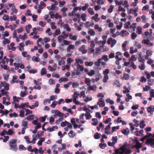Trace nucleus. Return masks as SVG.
<instances>
[{
    "label": "nucleus",
    "mask_w": 154,
    "mask_h": 154,
    "mask_svg": "<svg viewBox=\"0 0 154 154\" xmlns=\"http://www.w3.org/2000/svg\"><path fill=\"white\" fill-rule=\"evenodd\" d=\"M32 60L33 61L38 62L40 61V59L38 57H36L35 56H33L32 58Z\"/></svg>",
    "instance_id": "6ab92c4d"
},
{
    "label": "nucleus",
    "mask_w": 154,
    "mask_h": 154,
    "mask_svg": "<svg viewBox=\"0 0 154 154\" xmlns=\"http://www.w3.org/2000/svg\"><path fill=\"white\" fill-rule=\"evenodd\" d=\"M95 80L96 82H97L101 78V76L100 73H99L96 75Z\"/></svg>",
    "instance_id": "c9c22d12"
},
{
    "label": "nucleus",
    "mask_w": 154,
    "mask_h": 154,
    "mask_svg": "<svg viewBox=\"0 0 154 154\" xmlns=\"http://www.w3.org/2000/svg\"><path fill=\"white\" fill-rule=\"evenodd\" d=\"M16 19L17 16L15 15H14L13 16H11L10 17V20L11 21L15 20H16Z\"/></svg>",
    "instance_id": "338daca9"
},
{
    "label": "nucleus",
    "mask_w": 154,
    "mask_h": 154,
    "mask_svg": "<svg viewBox=\"0 0 154 154\" xmlns=\"http://www.w3.org/2000/svg\"><path fill=\"white\" fill-rule=\"evenodd\" d=\"M73 60L71 58H68L67 60V63L69 64L73 62Z\"/></svg>",
    "instance_id": "774afa93"
},
{
    "label": "nucleus",
    "mask_w": 154,
    "mask_h": 154,
    "mask_svg": "<svg viewBox=\"0 0 154 154\" xmlns=\"http://www.w3.org/2000/svg\"><path fill=\"white\" fill-rule=\"evenodd\" d=\"M63 38H64V36L62 35H60L57 38L58 42H61L62 41V39Z\"/></svg>",
    "instance_id": "09e8293b"
},
{
    "label": "nucleus",
    "mask_w": 154,
    "mask_h": 154,
    "mask_svg": "<svg viewBox=\"0 0 154 154\" xmlns=\"http://www.w3.org/2000/svg\"><path fill=\"white\" fill-rule=\"evenodd\" d=\"M10 42V41L7 38H5L4 40L3 41V43L5 45L6 44H8Z\"/></svg>",
    "instance_id": "58836bf2"
},
{
    "label": "nucleus",
    "mask_w": 154,
    "mask_h": 154,
    "mask_svg": "<svg viewBox=\"0 0 154 154\" xmlns=\"http://www.w3.org/2000/svg\"><path fill=\"white\" fill-rule=\"evenodd\" d=\"M88 42L91 43L90 47H94L95 46V44L94 43V41H88Z\"/></svg>",
    "instance_id": "e2e57ef3"
},
{
    "label": "nucleus",
    "mask_w": 154,
    "mask_h": 154,
    "mask_svg": "<svg viewBox=\"0 0 154 154\" xmlns=\"http://www.w3.org/2000/svg\"><path fill=\"white\" fill-rule=\"evenodd\" d=\"M121 32V35L122 36H124L125 35H126L129 34V33L128 32L124 30H122Z\"/></svg>",
    "instance_id": "aec40b11"
},
{
    "label": "nucleus",
    "mask_w": 154,
    "mask_h": 154,
    "mask_svg": "<svg viewBox=\"0 0 154 154\" xmlns=\"http://www.w3.org/2000/svg\"><path fill=\"white\" fill-rule=\"evenodd\" d=\"M89 6V5L88 3H86L85 5V6H84L82 7V10L83 11H85L86 9L88 8Z\"/></svg>",
    "instance_id": "6e6d98bb"
},
{
    "label": "nucleus",
    "mask_w": 154,
    "mask_h": 154,
    "mask_svg": "<svg viewBox=\"0 0 154 154\" xmlns=\"http://www.w3.org/2000/svg\"><path fill=\"white\" fill-rule=\"evenodd\" d=\"M145 144L147 145H150V146L154 148V138H150L148 139L145 142Z\"/></svg>",
    "instance_id": "7ed1b4c3"
},
{
    "label": "nucleus",
    "mask_w": 154,
    "mask_h": 154,
    "mask_svg": "<svg viewBox=\"0 0 154 154\" xmlns=\"http://www.w3.org/2000/svg\"><path fill=\"white\" fill-rule=\"evenodd\" d=\"M144 122L143 121H142L140 123V127L141 128H143L146 125L144 123Z\"/></svg>",
    "instance_id": "a878e982"
},
{
    "label": "nucleus",
    "mask_w": 154,
    "mask_h": 154,
    "mask_svg": "<svg viewBox=\"0 0 154 154\" xmlns=\"http://www.w3.org/2000/svg\"><path fill=\"white\" fill-rule=\"evenodd\" d=\"M89 87L88 88V90H95L94 88L96 89L97 87L96 85H94L93 86H89Z\"/></svg>",
    "instance_id": "a211bd4d"
},
{
    "label": "nucleus",
    "mask_w": 154,
    "mask_h": 154,
    "mask_svg": "<svg viewBox=\"0 0 154 154\" xmlns=\"http://www.w3.org/2000/svg\"><path fill=\"white\" fill-rule=\"evenodd\" d=\"M85 115L86 117V119H89L91 118V116L90 115V113L88 112H86Z\"/></svg>",
    "instance_id": "412c9836"
},
{
    "label": "nucleus",
    "mask_w": 154,
    "mask_h": 154,
    "mask_svg": "<svg viewBox=\"0 0 154 154\" xmlns=\"http://www.w3.org/2000/svg\"><path fill=\"white\" fill-rule=\"evenodd\" d=\"M119 126H117L116 127L114 126L112 128V131H111L112 133L116 129L118 130L119 129Z\"/></svg>",
    "instance_id": "bf43d9fd"
},
{
    "label": "nucleus",
    "mask_w": 154,
    "mask_h": 154,
    "mask_svg": "<svg viewBox=\"0 0 154 154\" xmlns=\"http://www.w3.org/2000/svg\"><path fill=\"white\" fill-rule=\"evenodd\" d=\"M97 104L99 106L101 107H103L105 106V103L102 97L99 99V101L97 103Z\"/></svg>",
    "instance_id": "20e7f679"
},
{
    "label": "nucleus",
    "mask_w": 154,
    "mask_h": 154,
    "mask_svg": "<svg viewBox=\"0 0 154 154\" xmlns=\"http://www.w3.org/2000/svg\"><path fill=\"white\" fill-rule=\"evenodd\" d=\"M32 28V26L30 24H28L25 27V29L26 32L29 33L30 32V29Z\"/></svg>",
    "instance_id": "f8f14e48"
},
{
    "label": "nucleus",
    "mask_w": 154,
    "mask_h": 154,
    "mask_svg": "<svg viewBox=\"0 0 154 154\" xmlns=\"http://www.w3.org/2000/svg\"><path fill=\"white\" fill-rule=\"evenodd\" d=\"M150 41L149 39H144L142 41V43L144 44L148 45Z\"/></svg>",
    "instance_id": "2eb2a0df"
},
{
    "label": "nucleus",
    "mask_w": 154,
    "mask_h": 154,
    "mask_svg": "<svg viewBox=\"0 0 154 154\" xmlns=\"http://www.w3.org/2000/svg\"><path fill=\"white\" fill-rule=\"evenodd\" d=\"M20 117H23L24 116V111L23 110H21L20 112Z\"/></svg>",
    "instance_id": "0e129e2a"
},
{
    "label": "nucleus",
    "mask_w": 154,
    "mask_h": 154,
    "mask_svg": "<svg viewBox=\"0 0 154 154\" xmlns=\"http://www.w3.org/2000/svg\"><path fill=\"white\" fill-rule=\"evenodd\" d=\"M88 33L91 36L94 35L95 34V32L93 29L89 30L88 31Z\"/></svg>",
    "instance_id": "393cba45"
},
{
    "label": "nucleus",
    "mask_w": 154,
    "mask_h": 154,
    "mask_svg": "<svg viewBox=\"0 0 154 154\" xmlns=\"http://www.w3.org/2000/svg\"><path fill=\"white\" fill-rule=\"evenodd\" d=\"M137 36V34L135 32H133L131 35V38L132 39L134 40Z\"/></svg>",
    "instance_id": "5fc2aeb1"
},
{
    "label": "nucleus",
    "mask_w": 154,
    "mask_h": 154,
    "mask_svg": "<svg viewBox=\"0 0 154 154\" xmlns=\"http://www.w3.org/2000/svg\"><path fill=\"white\" fill-rule=\"evenodd\" d=\"M51 102V100L50 99H45L43 102V104L44 105H45L47 103H50Z\"/></svg>",
    "instance_id": "603ef678"
},
{
    "label": "nucleus",
    "mask_w": 154,
    "mask_h": 154,
    "mask_svg": "<svg viewBox=\"0 0 154 154\" xmlns=\"http://www.w3.org/2000/svg\"><path fill=\"white\" fill-rule=\"evenodd\" d=\"M138 68L139 69L141 70H144L145 68L144 63H141L140 65L139 66Z\"/></svg>",
    "instance_id": "2f4dec72"
},
{
    "label": "nucleus",
    "mask_w": 154,
    "mask_h": 154,
    "mask_svg": "<svg viewBox=\"0 0 154 154\" xmlns=\"http://www.w3.org/2000/svg\"><path fill=\"white\" fill-rule=\"evenodd\" d=\"M92 121L94 122L92 123L91 124L95 126L97 125L98 123V121L97 119L93 118L92 119Z\"/></svg>",
    "instance_id": "ddd939ff"
},
{
    "label": "nucleus",
    "mask_w": 154,
    "mask_h": 154,
    "mask_svg": "<svg viewBox=\"0 0 154 154\" xmlns=\"http://www.w3.org/2000/svg\"><path fill=\"white\" fill-rule=\"evenodd\" d=\"M151 88V87L148 85H146L145 87H143V90L144 91H146L149 90Z\"/></svg>",
    "instance_id": "37998d69"
},
{
    "label": "nucleus",
    "mask_w": 154,
    "mask_h": 154,
    "mask_svg": "<svg viewBox=\"0 0 154 154\" xmlns=\"http://www.w3.org/2000/svg\"><path fill=\"white\" fill-rule=\"evenodd\" d=\"M77 68L78 69H79L81 71H82L84 70V67L82 65H81L79 64L77 65Z\"/></svg>",
    "instance_id": "7c9ffc66"
},
{
    "label": "nucleus",
    "mask_w": 154,
    "mask_h": 154,
    "mask_svg": "<svg viewBox=\"0 0 154 154\" xmlns=\"http://www.w3.org/2000/svg\"><path fill=\"white\" fill-rule=\"evenodd\" d=\"M68 135L70 138H73L75 136V133L73 131H70L68 133Z\"/></svg>",
    "instance_id": "0eeeda50"
},
{
    "label": "nucleus",
    "mask_w": 154,
    "mask_h": 154,
    "mask_svg": "<svg viewBox=\"0 0 154 154\" xmlns=\"http://www.w3.org/2000/svg\"><path fill=\"white\" fill-rule=\"evenodd\" d=\"M10 28L11 29V30H14L17 27V25L15 24H13V26L11 25H10L9 26Z\"/></svg>",
    "instance_id": "680f3d73"
},
{
    "label": "nucleus",
    "mask_w": 154,
    "mask_h": 154,
    "mask_svg": "<svg viewBox=\"0 0 154 154\" xmlns=\"http://www.w3.org/2000/svg\"><path fill=\"white\" fill-rule=\"evenodd\" d=\"M34 116L31 115L28 116L26 117V119L28 121H30L32 120L33 119Z\"/></svg>",
    "instance_id": "de8ad7c7"
},
{
    "label": "nucleus",
    "mask_w": 154,
    "mask_h": 154,
    "mask_svg": "<svg viewBox=\"0 0 154 154\" xmlns=\"http://www.w3.org/2000/svg\"><path fill=\"white\" fill-rule=\"evenodd\" d=\"M136 33L138 34H141L142 33V28L140 26H138L137 28Z\"/></svg>",
    "instance_id": "9b49d317"
},
{
    "label": "nucleus",
    "mask_w": 154,
    "mask_h": 154,
    "mask_svg": "<svg viewBox=\"0 0 154 154\" xmlns=\"http://www.w3.org/2000/svg\"><path fill=\"white\" fill-rule=\"evenodd\" d=\"M55 128L57 129L58 128L57 126H55L52 127L51 128H47V130L49 131L52 132L54 131Z\"/></svg>",
    "instance_id": "4be33fe9"
},
{
    "label": "nucleus",
    "mask_w": 154,
    "mask_h": 154,
    "mask_svg": "<svg viewBox=\"0 0 154 154\" xmlns=\"http://www.w3.org/2000/svg\"><path fill=\"white\" fill-rule=\"evenodd\" d=\"M55 113L59 117H63L64 115V114H61V112L58 110L55 111Z\"/></svg>",
    "instance_id": "dca6fc26"
},
{
    "label": "nucleus",
    "mask_w": 154,
    "mask_h": 154,
    "mask_svg": "<svg viewBox=\"0 0 154 154\" xmlns=\"http://www.w3.org/2000/svg\"><path fill=\"white\" fill-rule=\"evenodd\" d=\"M57 103H58L57 101H54L52 102V103L51 105V106L52 108H54Z\"/></svg>",
    "instance_id": "864d4df0"
},
{
    "label": "nucleus",
    "mask_w": 154,
    "mask_h": 154,
    "mask_svg": "<svg viewBox=\"0 0 154 154\" xmlns=\"http://www.w3.org/2000/svg\"><path fill=\"white\" fill-rule=\"evenodd\" d=\"M106 143L102 144V143H100L99 144L100 147L102 149H104L106 146Z\"/></svg>",
    "instance_id": "ea45409f"
},
{
    "label": "nucleus",
    "mask_w": 154,
    "mask_h": 154,
    "mask_svg": "<svg viewBox=\"0 0 154 154\" xmlns=\"http://www.w3.org/2000/svg\"><path fill=\"white\" fill-rule=\"evenodd\" d=\"M55 23L54 22H52L50 23L51 25V28L52 29H55L57 28L56 26L54 25Z\"/></svg>",
    "instance_id": "4d7b16f0"
},
{
    "label": "nucleus",
    "mask_w": 154,
    "mask_h": 154,
    "mask_svg": "<svg viewBox=\"0 0 154 154\" xmlns=\"http://www.w3.org/2000/svg\"><path fill=\"white\" fill-rule=\"evenodd\" d=\"M86 15L85 14H82L81 16L82 20L84 21H86Z\"/></svg>",
    "instance_id": "4c0bfd02"
},
{
    "label": "nucleus",
    "mask_w": 154,
    "mask_h": 154,
    "mask_svg": "<svg viewBox=\"0 0 154 154\" xmlns=\"http://www.w3.org/2000/svg\"><path fill=\"white\" fill-rule=\"evenodd\" d=\"M17 140L15 139H12L9 141V145L10 149L16 151L17 150Z\"/></svg>",
    "instance_id": "f257e3e1"
},
{
    "label": "nucleus",
    "mask_w": 154,
    "mask_h": 154,
    "mask_svg": "<svg viewBox=\"0 0 154 154\" xmlns=\"http://www.w3.org/2000/svg\"><path fill=\"white\" fill-rule=\"evenodd\" d=\"M19 37L20 38V39H22V40H24L26 38L27 34L26 33H25L23 35H19Z\"/></svg>",
    "instance_id": "cd10ccee"
},
{
    "label": "nucleus",
    "mask_w": 154,
    "mask_h": 154,
    "mask_svg": "<svg viewBox=\"0 0 154 154\" xmlns=\"http://www.w3.org/2000/svg\"><path fill=\"white\" fill-rule=\"evenodd\" d=\"M75 48V46L72 45H69L68 47L67 48V51H69L70 49H74Z\"/></svg>",
    "instance_id": "f3484780"
},
{
    "label": "nucleus",
    "mask_w": 154,
    "mask_h": 154,
    "mask_svg": "<svg viewBox=\"0 0 154 154\" xmlns=\"http://www.w3.org/2000/svg\"><path fill=\"white\" fill-rule=\"evenodd\" d=\"M3 19L5 20L9 21V17L8 15H4L3 17Z\"/></svg>",
    "instance_id": "a19ab883"
},
{
    "label": "nucleus",
    "mask_w": 154,
    "mask_h": 154,
    "mask_svg": "<svg viewBox=\"0 0 154 154\" xmlns=\"http://www.w3.org/2000/svg\"><path fill=\"white\" fill-rule=\"evenodd\" d=\"M60 29L57 28L55 31L54 34L55 35H57L60 34Z\"/></svg>",
    "instance_id": "69168bd1"
},
{
    "label": "nucleus",
    "mask_w": 154,
    "mask_h": 154,
    "mask_svg": "<svg viewBox=\"0 0 154 154\" xmlns=\"http://www.w3.org/2000/svg\"><path fill=\"white\" fill-rule=\"evenodd\" d=\"M94 138L95 139H98L100 138V135L99 134L96 132L95 133L94 135Z\"/></svg>",
    "instance_id": "e433bc0d"
},
{
    "label": "nucleus",
    "mask_w": 154,
    "mask_h": 154,
    "mask_svg": "<svg viewBox=\"0 0 154 154\" xmlns=\"http://www.w3.org/2000/svg\"><path fill=\"white\" fill-rule=\"evenodd\" d=\"M130 21L126 22L124 25V27L126 29L128 28L129 27V26L130 25Z\"/></svg>",
    "instance_id": "79ce46f5"
},
{
    "label": "nucleus",
    "mask_w": 154,
    "mask_h": 154,
    "mask_svg": "<svg viewBox=\"0 0 154 154\" xmlns=\"http://www.w3.org/2000/svg\"><path fill=\"white\" fill-rule=\"evenodd\" d=\"M91 79L89 78H86L85 79V83L88 86H89L90 85V83L91 82Z\"/></svg>",
    "instance_id": "4468645a"
},
{
    "label": "nucleus",
    "mask_w": 154,
    "mask_h": 154,
    "mask_svg": "<svg viewBox=\"0 0 154 154\" xmlns=\"http://www.w3.org/2000/svg\"><path fill=\"white\" fill-rule=\"evenodd\" d=\"M85 65L87 66H91L93 64V63L92 61H90V62H85Z\"/></svg>",
    "instance_id": "3c124183"
},
{
    "label": "nucleus",
    "mask_w": 154,
    "mask_h": 154,
    "mask_svg": "<svg viewBox=\"0 0 154 154\" xmlns=\"http://www.w3.org/2000/svg\"><path fill=\"white\" fill-rule=\"evenodd\" d=\"M14 134L13 131L12 129H9L8 131H7L6 134L8 135H12Z\"/></svg>",
    "instance_id": "bb28decb"
},
{
    "label": "nucleus",
    "mask_w": 154,
    "mask_h": 154,
    "mask_svg": "<svg viewBox=\"0 0 154 154\" xmlns=\"http://www.w3.org/2000/svg\"><path fill=\"white\" fill-rule=\"evenodd\" d=\"M114 8V6L112 5H111L110 6V8L108 10V12L109 13H111L113 11V10Z\"/></svg>",
    "instance_id": "13d9d810"
},
{
    "label": "nucleus",
    "mask_w": 154,
    "mask_h": 154,
    "mask_svg": "<svg viewBox=\"0 0 154 154\" xmlns=\"http://www.w3.org/2000/svg\"><path fill=\"white\" fill-rule=\"evenodd\" d=\"M147 111L148 112L154 111V107L153 106L151 105L147 108Z\"/></svg>",
    "instance_id": "1a4fd4ad"
},
{
    "label": "nucleus",
    "mask_w": 154,
    "mask_h": 154,
    "mask_svg": "<svg viewBox=\"0 0 154 154\" xmlns=\"http://www.w3.org/2000/svg\"><path fill=\"white\" fill-rule=\"evenodd\" d=\"M145 75H146V78L147 79H149L151 77V75L149 73V72L147 71H145Z\"/></svg>",
    "instance_id": "052dcab7"
},
{
    "label": "nucleus",
    "mask_w": 154,
    "mask_h": 154,
    "mask_svg": "<svg viewBox=\"0 0 154 154\" xmlns=\"http://www.w3.org/2000/svg\"><path fill=\"white\" fill-rule=\"evenodd\" d=\"M76 62L75 63V65L76 64L78 65V64H79L80 63L81 64L83 63L84 62L83 60L81 58H79L77 59H75Z\"/></svg>",
    "instance_id": "9d476101"
},
{
    "label": "nucleus",
    "mask_w": 154,
    "mask_h": 154,
    "mask_svg": "<svg viewBox=\"0 0 154 154\" xmlns=\"http://www.w3.org/2000/svg\"><path fill=\"white\" fill-rule=\"evenodd\" d=\"M85 45H82V47L79 48V50L82 52L83 54H85L87 53V50L85 49Z\"/></svg>",
    "instance_id": "39448f33"
},
{
    "label": "nucleus",
    "mask_w": 154,
    "mask_h": 154,
    "mask_svg": "<svg viewBox=\"0 0 154 154\" xmlns=\"http://www.w3.org/2000/svg\"><path fill=\"white\" fill-rule=\"evenodd\" d=\"M146 53L147 56H151L152 54V51L149 50H147Z\"/></svg>",
    "instance_id": "a18cd8bd"
},
{
    "label": "nucleus",
    "mask_w": 154,
    "mask_h": 154,
    "mask_svg": "<svg viewBox=\"0 0 154 154\" xmlns=\"http://www.w3.org/2000/svg\"><path fill=\"white\" fill-rule=\"evenodd\" d=\"M9 84L8 83H6L5 85L4 90L6 91H8L9 89Z\"/></svg>",
    "instance_id": "49530a36"
},
{
    "label": "nucleus",
    "mask_w": 154,
    "mask_h": 154,
    "mask_svg": "<svg viewBox=\"0 0 154 154\" xmlns=\"http://www.w3.org/2000/svg\"><path fill=\"white\" fill-rule=\"evenodd\" d=\"M118 138L117 136L113 137V136L112 138V140L114 144H115L117 143Z\"/></svg>",
    "instance_id": "5701e85b"
},
{
    "label": "nucleus",
    "mask_w": 154,
    "mask_h": 154,
    "mask_svg": "<svg viewBox=\"0 0 154 154\" xmlns=\"http://www.w3.org/2000/svg\"><path fill=\"white\" fill-rule=\"evenodd\" d=\"M47 73L46 69L45 68H43L41 71V74L42 75H45Z\"/></svg>",
    "instance_id": "c756f323"
},
{
    "label": "nucleus",
    "mask_w": 154,
    "mask_h": 154,
    "mask_svg": "<svg viewBox=\"0 0 154 154\" xmlns=\"http://www.w3.org/2000/svg\"><path fill=\"white\" fill-rule=\"evenodd\" d=\"M121 132L124 134L127 135L129 133V130L128 128L123 129L121 130Z\"/></svg>",
    "instance_id": "423d86ee"
},
{
    "label": "nucleus",
    "mask_w": 154,
    "mask_h": 154,
    "mask_svg": "<svg viewBox=\"0 0 154 154\" xmlns=\"http://www.w3.org/2000/svg\"><path fill=\"white\" fill-rule=\"evenodd\" d=\"M88 11L91 15H94V12L93 11V9L91 8H89L88 9Z\"/></svg>",
    "instance_id": "f704fd0d"
},
{
    "label": "nucleus",
    "mask_w": 154,
    "mask_h": 154,
    "mask_svg": "<svg viewBox=\"0 0 154 154\" xmlns=\"http://www.w3.org/2000/svg\"><path fill=\"white\" fill-rule=\"evenodd\" d=\"M109 79V77L108 75H104L103 82L104 83H106L107 82V80Z\"/></svg>",
    "instance_id": "72a5a7b5"
},
{
    "label": "nucleus",
    "mask_w": 154,
    "mask_h": 154,
    "mask_svg": "<svg viewBox=\"0 0 154 154\" xmlns=\"http://www.w3.org/2000/svg\"><path fill=\"white\" fill-rule=\"evenodd\" d=\"M123 77H124V79L125 80H128L130 78L129 75L125 73L123 74Z\"/></svg>",
    "instance_id": "473e14b6"
},
{
    "label": "nucleus",
    "mask_w": 154,
    "mask_h": 154,
    "mask_svg": "<svg viewBox=\"0 0 154 154\" xmlns=\"http://www.w3.org/2000/svg\"><path fill=\"white\" fill-rule=\"evenodd\" d=\"M19 149L20 150H26V148L23 145H20L19 146Z\"/></svg>",
    "instance_id": "8fccbe9b"
},
{
    "label": "nucleus",
    "mask_w": 154,
    "mask_h": 154,
    "mask_svg": "<svg viewBox=\"0 0 154 154\" xmlns=\"http://www.w3.org/2000/svg\"><path fill=\"white\" fill-rule=\"evenodd\" d=\"M0 91L2 93V95H3L8 96L9 94L8 92H5V90L3 89H1Z\"/></svg>",
    "instance_id": "c85d7f7f"
},
{
    "label": "nucleus",
    "mask_w": 154,
    "mask_h": 154,
    "mask_svg": "<svg viewBox=\"0 0 154 154\" xmlns=\"http://www.w3.org/2000/svg\"><path fill=\"white\" fill-rule=\"evenodd\" d=\"M95 73V71L93 70H91L89 72H88L87 74L89 76H91L94 75Z\"/></svg>",
    "instance_id": "b1692460"
},
{
    "label": "nucleus",
    "mask_w": 154,
    "mask_h": 154,
    "mask_svg": "<svg viewBox=\"0 0 154 154\" xmlns=\"http://www.w3.org/2000/svg\"><path fill=\"white\" fill-rule=\"evenodd\" d=\"M126 145L124 143L123 145L120 147L119 149H115V152L113 153L112 154H124V150H125L126 148Z\"/></svg>",
    "instance_id": "f03ea898"
},
{
    "label": "nucleus",
    "mask_w": 154,
    "mask_h": 154,
    "mask_svg": "<svg viewBox=\"0 0 154 154\" xmlns=\"http://www.w3.org/2000/svg\"><path fill=\"white\" fill-rule=\"evenodd\" d=\"M121 118L120 117H118L117 119V122L118 123L122 122V124L123 125H126L127 124L126 122L123 121H122L121 120Z\"/></svg>",
    "instance_id": "6e6552de"
},
{
    "label": "nucleus",
    "mask_w": 154,
    "mask_h": 154,
    "mask_svg": "<svg viewBox=\"0 0 154 154\" xmlns=\"http://www.w3.org/2000/svg\"><path fill=\"white\" fill-rule=\"evenodd\" d=\"M141 18L142 19V22L143 23H146V21L147 20L146 18V17L144 15H143L141 17Z\"/></svg>",
    "instance_id": "c03bdc74"
}]
</instances>
